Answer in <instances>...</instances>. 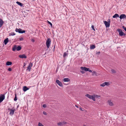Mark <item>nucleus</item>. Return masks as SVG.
Here are the masks:
<instances>
[{"instance_id": "1", "label": "nucleus", "mask_w": 126, "mask_h": 126, "mask_svg": "<svg viewBox=\"0 0 126 126\" xmlns=\"http://www.w3.org/2000/svg\"><path fill=\"white\" fill-rule=\"evenodd\" d=\"M16 45H15L12 48L13 51H15L16 49L17 51H19L21 49V47L20 46H18L17 47Z\"/></svg>"}, {"instance_id": "2", "label": "nucleus", "mask_w": 126, "mask_h": 126, "mask_svg": "<svg viewBox=\"0 0 126 126\" xmlns=\"http://www.w3.org/2000/svg\"><path fill=\"white\" fill-rule=\"evenodd\" d=\"M51 40L50 38H48L46 41V44L47 48H48L50 46Z\"/></svg>"}, {"instance_id": "3", "label": "nucleus", "mask_w": 126, "mask_h": 126, "mask_svg": "<svg viewBox=\"0 0 126 126\" xmlns=\"http://www.w3.org/2000/svg\"><path fill=\"white\" fill-rule=\"evenodd\" d=\"M117 31L118 32L119 35L120 36H125L126 35L125 34L122 32V30L121 29H118L117 30Z\"/></svg>"}, {"instance_id": "4", "label": "nucleus", "mask_w": 126, "mask_h": 126, "mask_svg": "<svg viewBox=\"0 0 126 126\" xmlns=\"http://www.w3.org/2000/svg\"><path fill=\"white\" fill-rule=\"evenodd\" d=\"M15 31L16 32H18L19 33H23L25 32V30H22L20 29L16 28Z\"/></svg>"}, {"instance_id": "5", "label": "nucleus", "mask_w": 126, "mask_h": 126, "mask_svg": "<svg viewBox=\"0 0 126 126\" xmlns=\"http://www.w3.org/2000/svg\"><path fill=\"white\" fill-rule=\"evenodd\" d=\"M85 96L90 99H92L94 101H95V97L93 96V95L87 94L85 95Z\"/></svg>"}, {"instance_id": "6", "label": "nucleus", "mask_w": 126, "mask_h": 126, "mask_svg": "<svg viewBox=\"0 0 126 126\" xmlns=\"http://www.w3.org/2000/svg\"><path fill=\"white\" fill-rule=\"evenodd\" d=\"M5 96L4 94H1L0 96V103L2 102L5 99Z\"/></svg>"}, {"instance_id": "7", "label": "nucleus", "mask_w": 126, "mask_h": 126, "mask_svg": "<svg viewBox=\"0 0 126 126\" xmlns=\"http://www.w3.org/2000/svg\"><path fill=\"white\" fill-rule=\"evenodd\" d=\"M32 66V63L30 62L29 63V65L28 66L27 68V70H28L29 71H30L31 69V67Z\"/></svg>"}, {"instance_id": "8", "label": "nucleus", "mask_w": 126, "mask_h": 126, "mask_svg": "<svg viewBox=\"0 0 126 126\" xmlns=\"http://www.w3.org/2000/svg\"><path fill=\"white\" fill-rule=\"evenodd\" d=\"M104 23L106 27H108L110 26V24L109 22L106 21H104Z\"/></svg>"}, {"instance_id": "9", "label": "nucleus", "mask_w": 126, "mask_h": 126, "mask_svg": "<svg viewBox=\"0 0 126 126\" xmlns=\"http://www.w3.org/2000/svg\"><path fill=\"white\" fill-rule=\"evenodd\" d=\"M80 69L82 70H84L85 71H87L89 70V68H87L85 67H80Z\"/></svg>"}, {"instance_id": "10", "label": "nucleus", "mask_w": 126, "mask_h": 126, "mask_svg": "<svg viewBox=\"0 0 126 126\" xmlns=\"http://www.w3.org/2000/svg\"><path fill=\"white\" fill-rule=\"evenodd\" d=\"M119 18L121 19L125 18L126 19V16L124 14H122L120 16Z\"/></svg>"}, {"instance_id": "11", "label": "nucleus", "mask_w": 126, "mask_h": 126, "mask_svg": "<svg viewBox=\"0 0 126 126\" xmlns=\"http://www.w3.org/2000/svg\"><path fill=\"white\" fill-rule=\"evenodd\" d=\"M56 82L59 86L61 87L63 86V85L62 83L59 80H56Z\"/></svg>"}, {"instance_id": "12", "label": "nucleus", "mask_w": 126, "mask_h": 126, "mask_svg": "<svg viewBox=\"0 0 126 126\" xmlns=\"http://www.w3.org/2000/svg\"><path fill=\"white\" fill-rule=\"evenodd\" d=\"M15 110V109L13 110L12 109V110L10 111L9 114L11 116H12L14 114Z\"/></svg>"}, {"instance_id": "13", "label": "nucleus", "mask_w": 126, "mask_h": 126, "mask_svg": "<svg viewBox=\"0 0 126 126\" xmlns=\"http://www.w3.org/2000/svg\"><path fill=\"white\" fill-rule=\"evenodd\" d=\"M19 57L21 58H24L26 59L27 58V56L25 54L20 55L19 56Z\"/></svg>"}, {"instance_id": "14", "label": "nucleus", "mask_w": 126, "mask_h": 126, "mask_svg": "<svg viewBox=\"0 0 126 126\" xmlns=\"http://www.w3.org/2000/svg\"><path fill=\"white\" fill-rule=\"evenodd\" d=\"M108 103L109 105L110 106H112L113 104L111 100H109L108 102Z\"/></svg>"}, {"instance_id": "15", "label": "nucleus", "mask_w": 126, "mask_h": 126, "mask_svg": "<svg viewBox=\"0 0 126 126\" xmlns=\"http://www.w3.org/2000/svg\"><path fill=\"white\" fill-rule=\"evenodd\" d=\"M4 23V22L0 18V28L2 26Z\"/></svg>"}, {"instance_id": "16", "label": "nucleus", "mask_w": 126, "mask_h": 126, "mask_svg": "<svg viewBox=\"0 0 126 126\" xmlns=\"http://www.w3.org/2000/svg\"><path fill=\"white\" fill-rule=\"evenodd\" d=\"M29 88L27 87L26 86H24L23 87V91L24 92H26L28 90Z\"/></svg>"}, {"instance_id": "17", "label": "nucleus", "mask_w": 126, "mask_h": 126, "mask_svg": "<svg viewBox=\"0 0 126 126\" xmlns=\"http://www.w3.org/2000/svg\"><path fill=\"white\" fill-rule=\"evenodd\" d=\"M8 41V38L5 39L4 41V43L5 45H6Z\"/></svg>"}, {"instance_id": "18", "label": "nucleus", "mask_w": 126, "mask_h": 126, "mask_svg": "<svg viewBox=\"0 0 126 126\" xmlns=\"http://www.w3.org/2000/svg\"><path fill=\"white\" fill-rule=\"evenodd\" d=\"M16 3L17 4H18V5L20 6H22L23 5V4L17 1L16 2Z\"/></svg>"}, {"instance_id": "19", "label": "nucleus", "mask_w": 126, "mask_h": 126, "mask_svg": "<svg viewBox=\"0 0 126 126\" xmlns=\"http://www.w3.org/2000/svg\"><path fill=\"white\" fill-rule=\"evenodd\" d=\"M112 17L113 18H117V17H119V15L118 14H116L113 16Z\"/></svg>"}, {"instance_id": "20", "label": "nucleus", "mask_w": 126, "mask_h": 126, "mask_svg": "<svg viewBox=\"0 0 126 126\" xmlns=\"http://www.w3.org/2000/svg\"><path fill=\"white\" fill-rule=\"evenodd\" d=\"M63 81L64 82H68L70 81V79L68 78H64Z\"/></svg>"}, {"instance_id": "21", "label": "nucleus", "mask_w": 126, "mask_h": 126, "mask_svg": "<svg viewBox=\"0 0 126 126\" xmlns=\"http://www.w3.org/2000/svg\"><path fill=\"white\" fill-rule=\"evenodd\" d=\"M12 63L8 61L6 63V65L8 66L11 65L12 64Z\"/></svg>"}, {"instance_id": "22", "label": "nucleus", "mask_w": 126, "mask_h": 126, "mask_svg": "<svg viewBox=\"0 0 126 126\" xmlns=\"http://www.w3.org/2000/svg\"><path fill=\"white\" fill-rule=\"evenodd\" d=\"M95 47L94 45H92L90 46V48L91 49H94Z\"/></svg>"}, {"instance_id": "23", "label": "nucleus", "mask_w": 126, "mask_h": 126, "mask_svg": "<svg viewBox=\"0 0 126 126\" xmlns=\"http://www.w3.org/2000/svg\"><path fill=\"white\" fill-rule=\"evenodd\" d=\"M68 55V53H67L66 52H64V53L63 55V57H65L66 56L67 57Z\"/></svg>"}, {"instance_id": "24", "label": "nucleus", "mask_w": 126, "mask_h": 126, "mask_svg": "<svg viewBox=\"0 0 126 126\" xmlns=\"http://www.w3.org/2000/svg\"><path fill=\"white\" fill-rule=\"evenodd\" d=\"M16 34L14 33L13 32H12L10 33L9 34V36H14Z\"/></svg>"}, {"instance_id": "25", "label": "nucleus", "mask_w": 126, "mask_h": 126, "mask_svg": "<svg viewBox=\"0 0 126 126\" xmlns=\"http://www.w3.org/2000/svg\"><path fill=\"white\" fill-rule=\"evenodd\" d=\"M17 100V97L16 94H15V97L14 99V100L15 101H16Z\"/></svg>"}, {"instance_id": "26", "label": "nucleus", "mask_w": 126, "mask_h": 126, "mask_svg": "<svg viewBox=\"0 0 126 126\" xmlns=\"http://www.w3.org/2000/svg\"><path fill=\"white\" fill-rule=\"evenodd\" d=\"M105 85L109 86L110 85V83L109 82H105Z\"/></svg>"}, {"instance_id": "27", "label": "nucleus", "mask_w": 126, "mask_h": 126, "mask_svg": "<svg viewBox=\"0 0 126 126\" xmlns=\"http://www.w3.org/2000/svg\"><path fill=\"white\" fill-rule=\"evenodd\" d=\"M111 71L113 73H116V71L114 69H112L111 70Z\"/></svg>"}, {"instance_id": "28", "label": "nucleus", "mask_w": 126, "mask_h": 126, "mask_svg": "<svg viewBox=\"0 0 126 126\" xmlns=\"http://www.w3.org/2000/svg\"><path fill=\"white\" fill-rule=\"evenodd\" d=\"M105 86V82H104V83H102V84H101L100 85V86L103 87H104Z\"/></svg>"}, {"instance_id": "29", "label": "nucleus", "mask_w": 126, "mask_h": 126, "mask_svg": "<svg viewBox=\"0 0 126 126\" xmlns=\"http://www.w3.org/2000/svg\"><path fill=\"white\" fill-rule=\"evenodd\" d=\"M38 126H44L41 123L39 122L38 124Z\"/></svg>"}, {"instance_id": "30", "label": "nucleus", "mask_w": 126, "mask_h": 126, "mask_svg": "<svg viewBox=\"0 0 126 126\" xmlns=\"http://www.w3.org/2000/svg\"><path fill=\"white\" fill-rule=\"evenodd\" d=\"M58 125L59 126H63L62 122H59L58 123Z\"/></svg>"}, {"instance_id": "31", "label": "nucleus", "mask_w": 126, "mask_h": 126, "mask_svg": "<svg viewBox=\"0 0 126 126\" xmlns=\"http://www.w3.org/2000/svg\"><path fill=\"white\" fill-rule=\"evenodd\" d=\"M48 21V24H49L50 25L51 27H52V24L50 22L48 21Z\"/></svg>"}, {"instance_id": "32", "label": "nucleus", "mask_w": 126, "mask_h": 126, "mask_svg": "<svg viewBox=\"0 0 126 126\" xmlns=\"http://www.w3.org/2000/svg\"><path fill=\"white\" fill-rule=\"evenodd\" d=\"M62 123L63 125H64L65 124H66L67 123L65 122V121H63L62 122Z\"/></svg>"}, {"instance_id": "33", "label": "nucleus", "mask_w": 126, "mask_h": 126, "mask_svg": "<svg viewBox=\"0 0 126 126\" xmlns=\"http://www.w3.org/2000/svg\"><path fill=\"white\" fill-rule=\"evenodd\" d=\"M20 41H22L24 39L23 37H21L19 38Z\"/></svg>"}, {"instance_id": "34", "label": "nucleus", "mask_w": 126, "mask_h": 126, "mask_svg": "<svg viewBox=\"0 0 126 126\" xmlns=\"http://www.w3.org/2000/svg\"><path fill=\"white\" fill-rule=\"evenodd\" d=\"M91 27L93 30H94V31H95V30L94 29V27L93 25H92V26Z\"/></svg>"}, {"instance_id": "35", "label": "nucleus", "mask_w": 126, "mask_h": 126, "mask_svg": "<svg viewBox=\"0 0 126 126\" xmlns=\"http://www.w3.org/2000/svg\"><path fill=\"white\" fill-rule=\"evenodd\" d=\"M122 28L124 29L126 32V28L124 26H123Z\"/></svg>"}, {"instance_id": "36", "label": "nucleus", "mask_w": 126, "mask_h": 126, "mask_svg": "<svg viewBox=\"0 0 126 126\" xmlns=\"http://www.w3.org/2000/svg\"><path fill=\"white\" fill-rule=\"evenodd\" d=\"M8 71H12V69H11V68H8Z\"/></svg>"}, {"instance_id": "37", "label": "nucleus", "mask_w": 126, "mask_h": 126, "mask_svg": "<svg viewBox=\"0 0 126 126\" xmlns=\"http://www.w3.org/2000/svg\"><path fill=\"white\" fill-rule=\"evenodd\" d=\"M43 108H45L46 107V104H43Z\"/></svg>"}, {"instance_id": "38", "label": "nucleus", "mask_w": 126, "mask_h": 126, "mask_svg": "<svg viewBox=\"0 0 126 126\" xmlns=\"http://www.w3.org/2000/svg\"><path fill=\"white\" fill-rule=\"evenodd\" d=\"M43 113L44 114L46 115H47V113L45 111H43Z\"/></svg>"}, {"instance_id": "39", "label": "nucleus", "mask_w": 126, "mask_h": 126, "mask_svg": "<svg viewBox=\"0 0 126 126\" xmlns=\"http://www.w3.org/2000/svg\"><path fill=\"white\" fill-rule=\"evenodd\" d=\"M31 41L32 42H34L35 40L34 39H32Z\"/></svg>"}, {"instance_id": "40", "label": "nucleus", "mask_w": 126, "mask_h": 126, "mask_svg": "<svg viewBox=\"0 0 126 126\" xmlns=\"http://www.w3.org/2000/svg\"><path fill=\"white\" fill-rule=\"evenodd\" d=\"M80 72L82 74H83L84 73V72L83 71H81Z\"/></svg>"}, {"instance_id": "41", "label": "nucleus", "mask_w": 126, "mask_h": 126, "mask_svg": "<svg viewBox=\"0 0 126 126\" xmlns=\"http://www.w3.org/2000/svg\"><path fill=\"white\" fill-rule=\"evenodd\" d=\"M100 53V51H99V52H96V54H99Z\"/></svg>"}, {"instance_id": "42", "label": "nucleus", "mask_w": 126, "mask_h": 126, "mask_svg": "<svg viewBox=\"0 0 126 126\" xmlns=\"http://www.w3.org/2000/svg\"><path fill=\"white\" fill-rule=\"evenodd\" d=\"M110 19H109L108 20V22H109V23H110Z\"/></svg>"}, {"instance_id": "43", "label": "nucleus", "mask_w": 126, "mask_h": 126, "mask_svg": "<svg viewBox=\"0 0 126 126\" xmlns=\"http://www.w3.org/2000/svg\"><path fill=\"white\" fill-rule=\"evenodd\" d=\"M88 71L90 72H92V71L91 70H90L89 69V71Z\"/></svg>"}, {"instance_id": "44", "label": "nucleus", "mask_w": 126, "mask_h": 126, "mask_svg": "<svg viewBox=\"0 0 126 126\" xmlns=\"http://www.w3.org/2000/svg\"><path fill=\"white\" fill-rule=\"evenodd\" d=\"M8 109L9 110H10H10H12V109H11L10 108H8Z\"/></svg>"}, {"instance_id": "45", "label": "nucleus", "mask_w": 126, "mask_h": 126, "mask_svg": "<svg viewBox=\"0 0 126 126\" xmlns=\"http://www.w3.org/2000/svg\"><path fill=\"white\" fill-rule=\"evenodd\" d=\"M26 65V64L25 63H24V65H23V67H25Z\"/></svg>"}, {"instance_id": "46", "label": "nucleus", "mask_w": 126, "mask_h": 126, "mask_svg": "<svg viewBox=\"0 0 126 126\" xmlns=\"http://www.w3.org/2000/svg\"><path fill=\"white\" fill-rule=\"evenodd\" d=\"M93 73H95L96 72L95 71H93Z\"/></svg>"}, {"instance_id": "47", "label": "nucleus", "mask_w": 126, "mask_h": 126, "mask_svg": "<svg viewBox=\"0 0 126 126\" xmlns=\"http://www.w3.org/2000/svg\"><path fill=\"white\" fill-rule=\"evenodd\" d=\"M75 106L77 108H78V107L76 105H75Z\"/></svg>"}, {"instance_id": "48", "label": "nucleus", "mask_w": 126, "mask_h": 126, "mask_svg": "<svg viewBox=\"0 0 126 126\" xmlns=\"http://www.w3.org/2000/svg\"><path fill=\"white\" fill-rule=\"evenodd\" d=\"M83 126H86V125H83Z\"/></svg>"}, {"instance_id": "49", "label": "nucleus", "mask_w": 126, "mask_h": 126, "mask_svg": "<svg viewBox=\"0 0 126 126\" xmlns=\"http://www.w3.org/2000/svg\"><path fill=\"white\" fill-rule=\"evenodd\" d=\"M55 48V46H54V49Z\"/></svg>"}, {"instance_id": "50", "label": "nucleus", "mask_w": 126, "mask_h": 126, "mask_svg": "<svg viewBox=\"0 0 126 126\" xmlns=\"http://www.w3.org/2000/svg\"><path fill=\"white\" fill-rule=\"evenodd\" d=\"M18 107V106H17V107Z\"/></svg>"}]
</instances>
